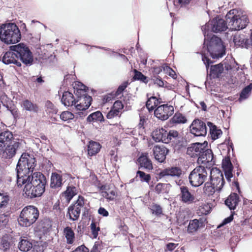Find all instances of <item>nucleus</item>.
Segmentation results:
<instances>
[{"instance_id": "nucleus-20", "label": "nucleus", "mask_w": 252, "mask_h": 252, "mask_svg": "<svg viewBox=\"0 0 252 252\" xmlns=\"http://www.w3.org/2000/svg\"><path fill=\"white\" fill-rule=\"evenodd\" d=\"M222 167L226 178L228 181H230L233 176L232 171L233 167L229 158H225L222 160Z\"/></svg>"}, {"instance_id": "nucleus-3", "label": "nucleus", "mask_w": 252, "mask_h": 252, "mask_svg": "<svg viewBox=\"0 0 252 252\" xmlns=\"http://www.w3.org/2000/svg\"><path fill=\"white\" fill-rule=\"evenodd\" d=\"M21 38L20 31L13 23L3 24L0 26V40L6 44H14Z\"/></svg>"}, {"instance_id": "nucleus-43", "label": "nucleus", "mask_w": 252, "mask_h": 252, "mask_svg": "<svg viewBox=\"0 0 252 252\" xmlns=\"http://www.w3.org/2000/svg\"><path fill=\"white\" fill-rule=\"evenodd\" d=\"M172 123L174 124H184L186 123L187 119L181 113H176L171 119Z\"/></svg>"}, {"instance_id": "nucleus-12", "label": "nucleus", "mask_w": 252, "mask_h": 252, "mask_svg": "<svg viewBox=\"0 0 252 252\" xmlns=\"http://www.w3.org/2000/svg\"><path fill=\"white\" fill-rule=\"evenodd\" d=\"M189 128L190 132L196 136H204L207 133L205 124L198 119L193 121Z\"/></svg>"}, {"instance_id": "nucleus-30", "label": "nucleus", "mask_w": 252, "mask_h": 252, "mask_svg": "<svg viewBox=\"0 0 252 252\" xmlns=\"http://www.w3.org/2000/svg\"><path fill=\"white\" fill-rule=\"evenodd\" d=\"M101 146L99 143L94 142L90 141L88 146V154L92 156L97 154L100 150Z\"/></svg>"}, {"instance_id": "nucleus-34", "label": "nucleus", "mask_w": 252, "mask_h": 252, "mask_svg": "<svg viewBox=\"0 0 252 252\" xmlns=\"http://www.w3.org/2000/svg\"><path fill=\"white\" fill-rule=\"evenodd\" d=\"M32 247V243L28 239H22L18 245L19 250L23 252H28Z\"/></svg>"}, {"instance_id": "nucleus-55", "label": "nucleus", "mask_w": 252, "mask_h": 252, "mask_svg": "<svg viewBox=\"0 0 252 252\" xmlns=\"http://www.w3.org/2000/svg\"><path fill=\"white\" fill-rule=\"evenodd\" d=\"M90 227L94 238H96L98 235V232L99 231V227L97 226V225L95 222H93L91 224Z\"/></svg>"}, {"instance_id": "nucleus-42", "label": "nucleus", "mask_w": 252, "mask_h": 252, "mask_svg": "<svg viewBox=\"0 0 252 252\" xmlns=\"http://www.w3.org/2000/svg\"><path fill=\"white\" fill-rule=\"evenodd\" d=\"M252 90V84H250L246 87L244 89H243L240 94V98H239V100L240 101H242V100L247 98L249 97Z\"/></svg>"}, {"instance_id": "nucleus-50", "label": "nucleus", "mask_w": 252, "mask_h": 252, "mask_svg": "<svg viewBox=\"0 0 252 252\" xmlns=\"http://www.w3.org/2000/svg\"><path fill=\"white\" fill-rule=\"evenodd\" d=\"M46 111L49 114H56L57 112V109L50 101L46 102Z\"/></svg>"}, {"instance_id": "nucleus-7", "label": "nucleus", "mask_w": 252, "mask_h": 252, "mask_svg": "<svg viewBox=\"0 0 252 252\" xmlns=\"http://www.w3.org/2000/svg\"><path fill=\"white\" fill-rule=\"evenodd\" d=\"M209 168L200 165L195 168L189 174L190 184L193 187L201 186L207 179Z\"/></svg>"}, {"instance_id": "nucleus-35", "label": "nucleus", "mask_w": 252, "mask_h": 252, "mask_svg": "<svg viewBox=\"0 0 252 252\" xmlns=\"http://www.w3.org/2000/svg\"><path fill=\"white\" fill-rule=\"evenodd\" d=\"M208 125L210 127V134L212 139L214 140L218 139L222 134L221 130L217 129L216 126H213L211 123H208Z\"/></svg>"}, {"instance_id": "nucleus-9", "label": "nucleus", "mask_w": 252, "mask_h": 252, "mask_svg": "<svg viewBox=\"0 0 252 252\" xmlns=\"http://www.w3.org/2000/svg\"><path fill=\"white\" fill-rule=\"evenodd\" d=\"M226 29H229L228 24L227 25L223 19L219 17L214 19L210 23L205 25L202 28L204 33L210 30L214 32H220L226 30Z\"/></svg>"}, {"instance_id": "nucleus-64", "label": "nucleus", "mask_w": 252, "mask_h": 252, "mask_svg": "<svg viewBox=\"0 0 252 252\" xmlns=\"http://www.w3.org/2000/svg\"><path fill=\"white\" fill-rule=\"evenodd\" d=\"M178 244H177L170 243L166 245V249L170 251H172L175 249L178 246Z\"/></svg>"}, {"instance_id": "nucleus-48", "label": "nucleus", "mask_w": 252, "mask_h": 252, "mask_svg": "<svg viewBox=\"0 0 252 252\" xmlns=\"http://www.w3.org/2000/svg\"><path fill=\"white\" fill-rule=\"evenodd\" d=\"M162 68L163 71L165 73L168 74V75H169L174 79L176 78L177 75L175 72L171 68H170L169 66L167 65H163Z\"/></svg>"}, {"instance_id": "nucleus-14", "label": "nucleus", "mask_w": 252, "mask_h": 252, "mask_svg": "<svg viewBox=\"0 0 252 252\" xmlns=\"http://www.w3.org/2000/svg\"><path fill=\"white\" fill-rule=\"evenodd\" d=\"M2 62L6 64H14L18 66H21V63L18 61V57L16 53L10 49L9 51L6 52L2 59Z\"/></svg>"}, {"instance_id": "nucleus-59", "label": "nucleus", "mask_w": 252, "mask_h": 252, "mask_svg": "<svg viewBox=\"0 0 252 252\" xmlns=\"http://www.w3.org/2000/svg\"><path fill=\"white\" fill-rule=\"evenodd\" d=\"M113 108L116 109V110H118V112H120V111L123 108V105L121 101H116L115 102Z\"/></svg>"}, {"instance_id": "nucleus-44", "label": "nucleus", "mask_w": 252, "mask_h": 252, "mask_svg": "<svg viewBox=\"0 0 252 252\" xmlns=\"http://www.w3.org/2000/svg\"><path fill=\"white\" fill-rule=\"evenodd\" d=\"M158 100L156 97H150L146 102V107L149 111H152L158 104Z\"/></svg>"}, {"instance_id": "nucleus-45", "label": "nucleus", "mask_w": 252, "mask_h": 252, "mask_svg": "<svg viewBox=\"0 0 252 252\" xmlns=\"http://www.w3.org/2000/svg\"><path fill=\"white\" fill-rule=\"evenodd\" d=\"M10 244L7 236H3L0 241V249L4 252L7 251L10 248Z\"/></svg>"}, {"instance_id": "nucleus-1", "label": "nucleus", "mask_w": 252, "mask_h": 252, "mask_svg": "<svg viewBox=\"0 0 252 252\" xmlns=\"http://www.w3.org/2000/svg\"><path fill=\"white\" fill-rule=\"evenodd\" d=\"M35 166L34 156L24 153L19 159L16 167L17 185L18 186L24 185L23 192L31 198L41 195L46 183V178L42 173H32Z\"/></svg>"}, {"instance_id": "nucleus-19", "label": "nucleus", "mask_w": 252, "mask_h": 252, "mask_svg": "<svg viewBox=\"0 0 252 252\" xmlns=\"http://www.w3.org/2000/svg\"><path fill=\"white\" fill-rule=\"evenodd\" d=\"M167 131L163 128H157L152 132L153 138L156 142L162 141L167 143Z\"/></svg>"}, {"instance_id": "nucleus-33", "label": "nucleus", "mask_w": 252, "mask_h": 252, "mask_svg": "<svg viewBox=\"0 0 252 252\" xmlns=\"http://www.w3.org/2000/svg\"><path fill=\"white\" fill-rule=\"evenodd\" d=\"M211 209L212 207L210 204L202 203L199 206L197 213L199 216L206 215L211 212Z\"/></svg>"}, {"instance_id": "nucleus-11", "label": "nucleus", "mask_w": 252, "mask_h": 252, "mask_svg": "<svg viewBox=\"0 0 252 252\" xmlns=\"http://www.w3.org/2000/svg\"><path fill=\"white\" fill-rule=\"evenodd\" d=\"M174 113V108L171 105H161L155 110V116L159 120L165 121L168 119Z\"/></svg>"}, {"instance_id": "nucleus-8", "label": "nucleus", "mask_w": 252, "mask_h": 252, "mask_svg": "<svg viewBox=\"0 0 252 252\" xmlns=\"http://www.w3.org/2000/svg\"><path fill=\"white\" fill-rule=\"evenodd\" d=\"M10 49L16 53L18 59L27 65H31L33 62V56L29 47L24 43H21L10 46Z\"/></svg>"}, {"instance_id": "nucleus-17", "label": "nucleus", "mask_w": 252, "mask_h": 252, "mask_svg": "<svg viewBox=\"0 0 252 252\" xmlns=\"http://www.w3.org/2000/svg\"><path fill=\"white\" fill-rule=\"evenodd\" d=\"M181 174L182 170L180 168L178 167H172L161 170L159 173V176L160 178L166 176L173 177H179Z\"/></svg>"}, {"instance_id": "nucleus-39", "label": "nucleus", "mask_w": 252, "mask_h": 252, "mask_svg": "<svg viewBox=\"0 0 252 252\" xmlns=\"http://www.w3.org/2000/svg\"><path fill=\"white\" fill-rule=\"evenodd\" d=\"M86 87L81 82H77L75 83L74 86V93L76 95H81L82 94H86Z\"/></svg>"}, {"instance_id": "nucleus-25", "label": "nucleus", "mask_w": 252, "mask_h": 252, "mask_svg": "<svg viewBox=\"0 0 252 252\" xmlns=\"http://www.w3.org/2000/svg\"><path fill=\"white\" fill-rule=\"evenodd\" d=\"M239 202V197L238 195L235 193H231L225 200V205L230 209L234 210L238 205Z\"/></svg>"}, {"instance_id": "nucleus-41", "label": "nucleus", "mask_w": 252, "mask_h": 252, "mask_svg": "<svg viewBox=\"0 0 252 252\" xmlns=\"http://www.w3.org/2000/svg\"><path fill=\"white\" fill-rule=\"evenodd\" d=\"M169 188V184L158 183L156 186L155 190L158 193H164L168 192Z\"/></svg>"}, {"instance_id": "nucleus-63", "label": "nucleus", "mask_w": 252, "mask_h": 252, "mask_svg": "<svg viewBox=\"0 0 252 252\" xmlns=\"http://www.w3.org/2000/svg\"><path fill=\"white\" fill-rule=\"evenodd\" d=\"M98 213H99V214L102 215L104 217H107L109 215L108 211L102 207H100L98 209Z\"/></svg>"}, {"instance_id": "nucleus-57", "label": "nucleus", "mask_w": 252, "mask_h": 252, "mask_svg": "<svg viewBox=\"0 0 252 252\" xmlns=\"http://www.w3.org/2000/svg\"><path fill=\"white\" fill-rule=\"evenodd\" d=\"M118 110H116V109H114L113 107L111 110L108 113L107 115V118L108 119H112L114 117L118 116L119 114Z\"/></svg>"}, {"instance_id": "nucleus-6", "label": "nucleus", "mask_w": 252, "mask_h": 252, "mask_svg": "<svg viewBox=\"0 0 252 252\" xmlns=\"http://www.w3.org/2000/svg\"><path fill=\"white\" fill-rule=\"evenodd\" d=\"M39 217V211L33 206H28L22 210L18 219L20 225L28 227L34 223Z\"/></svg>"}, {"instance_id": "nucleus-58", "label": "nucleus", "mask_w": 252, "mask_h": 252, "mask_svg": "<svg viewBox=\"0 0 252 252\" xmlns=\"http://www.w3.org/2000/svg\"><path fill=\"white\" fill-rule=\"evenodd\" d=\"M102 249V244L99 242H96L94 243L91 252H100Z\"/></svg>"}, {"instance_id": "nucleus-52", "label": "nucleus", "mask_w": 252, "mask_h": 252, "mask_svg": "<svg viewBox=\"0 0 252 252\" xmlns=\"http://www.w3.org/2000/svg\"><path fill=\"white\" fill-rule=\"evenodd\" d=\"M151 211L153 214L158 216L162 214V210L161 207L158 204H153L151 206Z\"/></svg>"}, {"instance_id": "nucleus-36", "label": "nucleus", "mask_w": 252, "mask_h": 252, "mask_svg": "<svg viewBox=\"0 0 252 252\" xmlns=\"http://www.w3.org/2000/svg\"><path fill=\"white\" fill-rule=\"evenodd\" d=\"M102 196L107 199L108 200H113L116 196L117 193L114 189H105L102 190L101 192Z\"/></svg>"}, {"instance_id": "nucleus-27", "label": "nucleus", "mask_w": 252, "mask_h": 252, "mask_svg": "<svg viewBox=\"0 0 252 252\" xmlns=\"http://www.w3.org/2000/svg\"><path fill=\"white\" fill-rule=\"evenodd\" d=\"M138 161L141 167H144L148 170L153 169V165L151 160L148 158L147 153L143 154L138 158Z\"/></svg>"}, {"instance_id": "nucleus-47", "label": "nucleus", "mask_w": 252, "mask_h": 252, "mask_svg": "<svg viewBox=\"0 0 252 252\" xmlns=\"http://www.w3.org/2000/svg\"><path fill=\"white\" fill-rule=\"evenodd\" d=\"M74 118V114L69 111H64L60 115V118L64 121L72 120Z\"/></svg>"}, {"instance_id": "nucleus-23", "label": "nucleus", "mask_w": 252, "mask_h": 252, "mask_svg": "<svg viewBox=\"0 0 252 252\" xmlns=\"http://www.w3.org/2000/svg\"><path fill=\"white\" fill-rule=\"evenodd\" d=\"M248 39L245 37L244 35L235 34L233 37V42L237 46L243 48H249V43Z\"/></svg>"}, {"instance_id": "nucleus-62", "label": "nucleus", "mask_w": 252, "mask_h": 252, "mask_svg": "<svg viewBox=\"0 0 252 252\" xmlns=\"http://www.w3.org/2000/svg\"><path fill=\"white\" fill-rule=\"evenodd\" d=\"M154 83L159 87H163L164 86V82L160 77H156L154 79Z\"/></svg>"}, {"instance_id": "nucleus-53", "label": "nucleus", "mask_w": 252, "mask_h": 252, "mask_svg": "<svg viewBox=\"0 0 252 252\" xmlns=\"http://www.w3.org/2000/svg\"><path fill=\"white\" fill-rule=\"evenodd\" d=\"M84 205V198L83 197L81 196H79L76 202L72 205L75 208H77L78 209L81 210V208Z\"/></svg>"}, {"instance_id": "nucleus-5", "label": "nucleus", "mask_w": 252, "mask_h": 252, "mask_svg": "<svg viewBox=\"0 0 252 252\" xmlns=\"http://www.w3.org/2000/svg\"><path fill=\"white\" fill-rule=\"evenodd\" d=\"M204 45L207 46V50L211 56L214 59L222 57L224 54V48L220 38L213 35L210 40H208L206 32L204 33Z\"/></svg>"}, {"instance_id": "nucleus-40", "label": "nucleus", "mask_w": 252, "mask_h": 252, "mask_svg": "<svg viewBox=\"0 0 252 252\" xmlns=\"http://www.w3.org/2000/svg\"><path fill=\"white\" fill-rule=\"evenodd\" d=\"M201 223L199 220L196 219L190 220L188 228V231L189 233H193L195 232L198 228L200 227V224Z\"/></svg>"}, {"instance_id": "nucleus-18", "label": "nucleus", "mask_w": 252, "mask_h": 252, "mask_svg": "<svg viewBox=\"0 0 252 252\" xmlns=\"http://www.w3.org/2000/svg\"><path fill=\"white\" fill-rule=\"evenodd\" d=\"M19 146L18 142H14L13 143L11 141L6 145V147L3 151V157L6 158H11L16 154V150Z\"/></svg>"}, {"instance_id": "nucleus-37", "label": "nucleus", "mask_w": 252, "mask_h": 252, "mask_svg": "<svg viewBox=\"0 0 252 252\" xmlns=\"http://www.w3.org/2000/svg\"><path fill=\"white\" fill-rule=\"evenodd\" d=\"M103 119V115L100 111H96L87 117V121L90 123L101 121Z\"/></svg>"}, {"instance_id": "nucleus-10", "label": "nucleus", "mask_w": 252, "mask_h": 252, "mask_svg": "<svg viewBox=\"0 0 252 252\" xmlns=\"http://www.w3.org/2000/svg\"><path fill=\"white\" fill-rule=\"evenodd\" d=\"M210 179L212 184L217 187V189L220 190L224 183L223 175L219 169L217 168H209Z\"/></svg>"}, {"instance_id": "nucleus-51", "label": "nucleus", "mask_w": 252, "mask_h": 252, "mask_svg": "<svg viewBox=\"0 0 252 252\" xmlns=\"http://www.w3.org/2000/svg\"><path fill=\"white\" fill-rule=\"evenodd\" d=\"M137 175L139 176L141 181H145L146 183H149L151 180V176L149 174H146L141 171H138L137 172Z\"/></svg>"}, {"instance_id": "nucleus-4", "label": "nucleus", "mask_w": 252, "mask_h": 252, "mask_svg": "<svg viewBox=\"0 0 252 252\" xmlns=\"http://www.w3.org/2000/svg\"><path fill=\"white\" fill-rule=\"evenodd\" d=\"M226 20L231 31H238L245 28L248 23L246 15L236 9L230 10L226 15Z\"/></svg>"}, {"instance_id": "nucleus-60", "label": "nucleus", "mask_w": 252, "mask_h": 252, "mask_svg": "<svg viewBox=\"0 0 252 252\" xmlns=\"http://www.w3.org/2000/svg\"><path fill=\"white\" fill-rule=\"evenodd\" d=\"M72 252H89V250L84 246H81L76 248Z\"/></svg>"}, {"instance_id": "nucleus-49", "label": "nucleus", "mask_w": 252, "mask_h": 252, "mask_svg": "<svg viewBox=\"0 0 252 252\" xmlns=\"http://www.w3.org/2000/svg\"><path fill=\"white\" fill-rule=\"evenodd\" d=\"M135 80H140L143 82L147 83V77L141 72L134 70V75L133 77Z\"/></svg>"}, {"instance_id": "nucleus-26", "label": "nucleus", "mask_w": 252, "mask_h": 252, "mask_svg": "<svg viewBox=\"0 0 252 252\" xmlns=\"http://www.w3.org/2000/svg\"><path fill=\"white\" fill-rule=\"evenodd\" d=\"M75 100L72 93L65 92L62 95L61 101L64 106H72L75 103Z\"/></svg>"}, {"instance_id": "nucleus-61", "label": "nucleus", "mask_w": 252, "mask_h": 252, "mask_svg": "<svg viewBox=\"0 0 252 252\" xmlns=\"http://www.w3.org/2000/svg\"><path fill=\"white\" fill-rule=\"evenodd\" d=\"M3 106H5L7 108V110L10 111L11 114L14 116V117L18 116V111L16 109H12L11 107H9L7 105H5V104H4Z\"/></svg>"}, {"instance_id": "nucleus-28", "label": "nucleus", "mask_w": 252, "mask_h": 252, "mask_svg": "<svg viewBox=\"0 0 252 252\" xmlns=\"http://www.w3.org/2000/svg\"><path fill=\"white\" fill-rule=\"evenodd\" d=\"M77 193V189L75 187H68L65 191H64L62 195V197L65 200V201L69 203L73 197Z\"/></svg>"}, {"instance_id": "nucleus-46", "label": "nucleus", "mask_w": 252, "mask_h": 252, "mask_svg": "<svg viewBox=\"0 0 252 252\" xmlns=\"http://www.w3.org/2000/svg\"><path fill=\"white\" fill-rule=\"evenodd\" d=\"M9 201V197L7 194L0 193V208L6 207Z\"/></svg>"}, {"instance_id": "nucleus-13", "label": "nucleus", "mask_w": 252, "mask_h": 252, "mask_svg": "<svg viewBox=\"0 0 252 252\" xmlns=\"http://www.w3.org/2000/svg\"><path fill=\"white\" fill-rule=\"evenodd\" d=\"M78 98L75 100L74 104L76 111H85L87 109L91 104L92 97L87 94H82L77 95Z\"/></svg>"}, {"instance_id": "nucleus-15", "label": "nucleus", "mask_w": 252, "mask_h": 252, "mask_svg": "<svg viewBox=\"0 0 252 252\" xmlns=\"http://www.w3.org/2000/svg\"><path fill=\"white\" fill-rule=\"evenodd\" d=\"M224 68L226 70L230 68V66L225 65L222 63H219L217 64L211 65L209 75L213 78H219L224 73Z\"/></svg>"}, {"instance_id": "nucleus-56", "label": "nucleus", "mask_w": 252, "mask_h": 252, "mask_svg": "<svg viewBox=\"0 0 252 252\" xmlns=\"http://www.w3.org/2000/svg\"><path fill=\"white\" fill-rule=\"evenodd\" d=\"M167 136H166V138H167V143H168L173 138L178 137V132L176 130H171L169 131L168 132H167Z\"/></svg>"}, {"instance_id": "nucleus-16", "label": "nucleus", "mask_w": 252, "mask_h": 252, "mask_svg": "<svg viewBox=\"0 0 252 252\" xmlns=\"http://www.w3.org/2000/svg\"><path fill=\"white\" fill-rule=\"evenodd\" d=\"M153 155L155 159L159 162H163L168 153L167 149L163 146L156 145L154 147Z\"/></svg>"}, {"instance_id": "nucleus-54", "label": "nucleus", "mask_w": 252, "mask_h": 252, "mask_svg": "<svg viewBox=\"0 0 252 252\" xmlns=\"http://www.w3.org/2000/svg\"><path fill=\"white\" fill-rule=\"evenodd\" d=\"M191 0H174L173 3L177 7H183L188 4Z\"/></svg>"}, {"instance_id": "nucleus-38", "label": "nucleus", "mask_w": 252, "mask_h": 252, "mask_svg": "<svg viewBox=\"0 0 252 252\" xmlns=\"http://www.w3.org/2000/svg\"><path fill=\"white\" fill-rule=\"evenodd\" d=\"M204 192L208 195L213 194L217 189V187L213 185L211 182H206L203 188Z\"/></svg>"}, {"instance_id": "nucleus-32", "label": "nucleus", "mask_w": 252, "mask_h": 252, "mask_svg": "<svg viewBox=\"0 0 252 252\" xmlns=\"http://www.w3.org/2000/svg\"><path fill=\"white\" fill-rule=\"evenodd\" d=\"M80 212L81 210L77 208L72 205L69 206L68 209V214L70 220L73 221L77 220L80 216Z\"/></svg>"}, {"instance_id": "nucleus-21", "label": "nucleus", "mask_w": 252, "mask_h": 252, "mask_svg": "<svg viewBox=\"0 0 252 252\" xmlns=\"http://www.w3.org/2000/svg\"><path fill=\"white\" fill-rule=\"evenodd\" d=\"M181 189V198L182 201L186 203L190 204L192 203L195 197L189 190L186 187H182Z\"/></svg>"}, {"instance_id": "nucleus-29", "label": "nucleus", "mask_w": 252, "mask_h": 252, "mask_svg": "<svg viewBox=\"0 0 252 252\" xmlns=\"http://www.w3.org/2000/svg\"><path fill=\"white\" fill-rule=\"evenodd\" d=\"M62 185V176L56 173H53L51 177V187L57 188L61 187Z\"/></svg>"}, {"instance_id": "nucleus-2", "label": "nucleus", "mask_w": 252, "mask_h": 252, "mask_svg": "<svg viewBox=\"0 0 252 252\" xmlns=\"http://www.w3.org/2000/svg\"><path fill=\"white\" fill-rule=\"evenodd\" d=\"M187 154L191 157H198L199 164H206L212 161L213 154L211 150L208 148V142L195 143L191 144L187 149Z\"/></svg>"}, {"instance_id": "nucleus-31", "label": "nucleus", "mask_w": 252, "mask_h": 252, "mask_svg": "<svg viewBox=\"0 0 252 252\" xmlns=\"http://www.w3.org/2000/svg\"><path fill=\"white\" fill-rule=\"evenodd\" d=\"M63 235L66 239V242L68 244H72L74 243L75 236L74 233L71 228L66 227L63 230Z\"/></svg>"}, {"instance_id": "nucleus-24", "label": "nucleus", "mask_w": 252, "mask_h": 252, "mask_svg": "<svg viewBox=\"0 0 252 252\" xmlns=\"http://www.w3.org/2000/svg\"><path fill=\"white\" fill-rule=\"evenodd\" d=\"M21 106L23 110L32 113H37L38 110V106L28 99L23 100L21 102Z\"/></svg>"}, {"instance_id": "nucleus-22", "label": "nucleus", "mask_w": 252, "mask_h": 252, "mask_svg": "<svg viewBox=\"0 0 252 252\" xmlns=\"http://www.w3.org/2000/svg\"><path fill=\"white\" fill-rule=\"evenodd\" d=\"M13 135L10 131H6L0 133V151H2L11 141Z\"/></svg>"}]
</instances>
